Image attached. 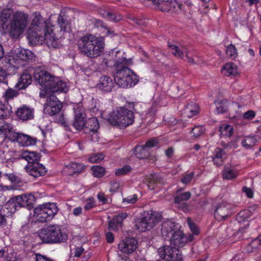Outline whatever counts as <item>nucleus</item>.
<instances>
[{
  "mask_svg": "<svg viewBox=\"0 0 261 261\" xmlns=\"http://www.w3.org/2000/svg\"><path fill=\"white\" fill-rule=\"evenodd\" d=\"M77 46L82 54L89 58H95L100 56L103 51L104 39L103 37L87 34L79 37Z\"/></svg>",
  "mask_w": 261,
  "mask_h": 261,
  "instance_id": "nucleus-1",
  "label": "nucleus"
},
{
  "mask_svg": "<svg viewBox=\"0 0 261 261\" xmlns=\"http://www.w3.org/2000/svg\"><path fill=\"white\" fill-rule=\"evenodd\" d=\"M132 64V61L122 57L115 63L116 73L114 80L117 85L123 88H130L135 85L138 80L136 75L127 66Z\"/></svg>",
  "mask_w": 261,
  "mask_h": 261,
  "instance_id": "nucleus-2",
  "label": "nucleus"
},
{
  "mask_svg": "<svg viewBox=\"0 0 261 261\" xmlns=\"http://www.w3.org/2000/svg\"><path fill=\"white\" fill-rule=\"evenodd\" d=\"M137 105L128 103L127 106L116 108L108 116V121L114 126L126 127L134 122V112H137Z\"/></svg>",
  "mask_w": 261,
  "mask_h": 261,
  "instance_id": "nucleus-3",
  "label": "nucleus"
},
{
  "mask_svg": "<svg viewBox=\"0 0 261 261\" xmlns=\"http://www.w3.org/2000/svg\"><path fill=\"white\" fill-rule=\"evenodd\" d=\"M29 39L34 41L51 40L53 31L46 24V20L39 13H35L28 31Z\"/></svg>",
  "mask_w": 261,
  "mask_h": 261,
  "instance_id": "nucleus-4",
  "label": "nucleus"
},
{
  "mask_svg": "<svg viewBox=\"0 0 261 261\" xmlns=\"http://www.w3.org/2000/svg\"><path fill=\"white\" fill-rule=\"evenodd\" d=\"M38 236L43 243L50 244L65 243L68 240V233L57 224H51L41 229Z\"/></svg>",
  "mask_w": 261,
  "mask_h": 261,
  "instance_id": "nucleus-5",
  "label": "nucleus"
},
{
  "mask_svg": "<svg viewBox=\"0 0 261 261\" xmlns=\"http://www.w3.org/2000/svg\"><path fill=\"white\" fill-rule=\"evenodd\" d=\"M28 16L21 12L16 13L10 23L9 35L13 38H17L24 32L27 24Z\"/></svg>",
  "mask_w": 261,
  "mask_h": 261,
  "instance_id": "nucleus-6",
  "label": "nucleus"
},
{
  "mask_svg": "<svg viewBox=\"0 0 261 261\" xmlns=\"http://www.w3.org/2000/svg\"><path fill=\"white\" fill-rule=\"evenodd\" d=\"M58 211V208L56 203H47L35 207L34 216L37 221L43 223L51 220Z\"/></svg>",
  "mask_w": 261,
  "mask_h": 261,
  "instance_id": "nucleus-7",
  "label": "nucleus"
},
{
  "mask_svg": "<svg viewBox=\"0 0 261 261\" xmlns=\"http://www.w3.org/2000/svg\"><path fill=\"white\" fill-rule=\"evenodd\" d=\"M158 222L156 216L153 212L146 213L144 216L135 220L136 229L140 232L151 229Z\"/></svg>",
  "mask_w": 261,
  "mask_h": 261,
  "instance_id": "nucleus-8",
  "label": "nucleus"
},
{
  "mask_svg": "<svg viewBox=\"0 0 261 261\" xmlns=\"http://www.w3.org/2000/svg\"><path fill=\"white\" fill-rule=\"evenodd\" d=\"M35 79L38 83L48 89H49L56 76L50 74L47 71L40 68L36 69L34 73Z\"/></svg>",
  "mask_w": 261,
  "mask_h": 261,
  "instance_id": "nucleus-9",
  "label": "nucleus"
},
{
  "mask_svg": "<svg viewBox=\"0 0 261 261\" xmlns=\"http://www.w3.org/2000/svg\"><path fill=\"white\" fill-rule=\"evenodd\" d=\"M231 215L230 205L226 202H222L215 208L214 217L218 221H225L227 218H230Z\"/></svg>",
  "mask_w": 261,
  "mask_h": 261,
  "instance_id": "nucleus-10",
  "label": "nucleus"
},
{
  "mask_svg": "<svg viewBox=\"0 0 261 261\" xmlns=\"http://www.w3.org/2000/svg\"><path fill=\"white\" fill-rule=\"evenodd\" d=\"M138 247V241L134 238H126L118 245L119 250L126 254L134 252Z\"/></svg>",
  "mask_w": 261,
  "mask_h": 261,
  "instance_id": "nucleus-11",
  "label": "nucleus"
},
{
  "mask_svg": "<svg viewBox=\"0 0 261 261\" xmlns=\"http://www.w3.org/2000/svg\"><path fill=\"white\" fill-rule=\"evenodd\" d=\"M34 110L25 105L17 108L16 115L18 118L22 121H28L34 118Z\"/></svg>",
  "mask_w": 261,
  "mask_h": 261,
  "instance_id": "nucleus-12",
  "label": "nucleus"
},
{
  "mask_svg": "<svg viewBox=\"0 0 261 261\" xmlns=\"http://www.w3.org/2000/svg\"><path fill=\"white\" fill-rule=\"evenodd\" d=\"M126 213L119 214L114 217L108 223V228L110 230L117 231L122 228L123 220L127 217Z\"/></svg>",
  "mask_w": 261,
  "mask_h": 261,
  "instance_id": "nucleus-13",
  "label": "nucleus"
},
{
  "mask_svg": "<svg viewBox=\"0 0 261 261\" xmlns=\"http://www.w3.org/2000/svg\"><path fill=\"white\" fill-rule=\"evenodd\" d=\"M178 226L175 222L171 221L164 222L161 229L162 237L165 240H169Z\"/></svg>",
  "mask_w": 261,
  "mask_h": 261,
  "instance_id": "nucleus-14",
  "label": "nucleus"
},
{
  "mask_svg": "<svg viewBox=\"0 0 261 261\" xmlns=\"http://www.w3.org/2000/svg\"><path fill=\"white\" fill-rule=\"evenodd\" d=\"M27 168L29 174L34 177L43 176L47 171L45 167L38 162H34L33 164H29Z\"/></svg>",
  "mask_w": 261,
  "mask_h": 261,
  "instance_id": "nucleus-15",
  "label": "nucleus"
},
{
  "mask_svg": "<svg viewBox=\"0 0 261 261\" xmlns=\"http://www.w3.org/2000/svg\"><path fill=\"white\" fill-rule=\"evenodd\" d=\"M17 58L26 62L35 61L36 56L31 51L23 48H18L15 51Z\"/></svg>",
  "mask_w": 261,
  "mask_h": 261,
  "instance_id": "nucleus-16",
  "label": "nucleus"
},
{
  "mask_svg": "<svg viewBox=\"0 0 261 261\" xmlns=\"http://www.w3.org/2000/svg\"><path fill=\"white\" fill-rule=\"evenodd\" d=\"M15 197L16 202L18 203L19 207H26L30 209L33 207L35 202V197L32 194L18 195Z\"/></svg>",
  "mask_w": 261,
  "mask_h": 261,
  "instance_id": "nucleus-17",
  "label": "nucleus"
},
{
  "mask_svg": "<svg viewBox=\"0 0 261 261\" xmlns=\"http://www.w3.org/2000/svg\"><path fill=\"white\" fill-rule=\"evenodd\" d=\"M114 85L113 80L110 77L105 75L100 78L97 87L102 91L108 92L111 91Z\"/></svg>",
  "mask_w": 261,
  "mask_h": 261,
  "instance_id": "nucleus-18",
  "label": "nucleus"
},
{
  "mask_svg": "<svg viewBox=\"0 0 261 261\" xmlns=\"http://www.w3.org/2000/svg\"><path fill=\"white\" fill-rule=\"evenodd\" d=\"M171 243L176 246L182 245L184 243L187 242L186 237H185L183 232L179 229L178 226L176 229L172 233V236L168 240Z\"/></svg>",
  "mask_w": 261,
  "mask_h": 261,
  "instance_id": "nucleus-19",
  "label": "nucleus"
},
{
  "mask_svg": "<svg viewBox=\"0 0 261 261\" xmlns=\"http://www.w3.org/2000/svg\"><path fill=\"white\" fill-rule=\"evenodd\" d=\"M51 92H63L66 93L69 88L66 83L60 80L59 77H56L53 81L50 88Z\"/></svg>",
  "mask_w": 261,
  "mask_h": 261,
  "instance_id": "nucleus-20",
  "label": "nucleus"
},
{
  "mask_svg": "<svg viewBox=\"0 0 261 261\" xmlns=\"http://www.w3.org/2000/svg\"><path fill=\"white\" fill-rule=\"evenodd\" d=\"M85 166L82 164L71 162L65 166L64 170L67 172L68 175L73 176L83 172L85 170Z\"/></svg>",
  "mask_w": 261,
  "mask_h": 261,
  "instance_id": "nucleus-21",
  "label": "nucleus"
},
{
  "mask_svg": "<svg viewBox=\"0 0 261 261\" xmlns=\"http://www.w3.org/2000/svg\"><path fill=\"white\" fill-rule=\"evenodd\" d=\"M32 82L31 75L27 72H24L20 76L15 88L18 90L25 89L32 83Z\"/></svg>",
  "mask_w": 261,
  "mask_h": 261,
  "instance_id": "nucleus-22",
  "label": "nucleus"
},
{
  "mask_svg": "<svg viewBox=\"0 0 261 261\" xmlns=\"http://www.w3.org/2000/svg\"><path fill=\"white\" fill-rule=\"evenodd\" d=\"M16 197L10 198L5 204L4 207H1L3 211L6 212L7 215H11L19 207L18 203L16 202Z\"/></svg>",
  "mask_w": 261,
  "mask_h": 261,
  "instance_id": "nucleus-23",
  "label": "nucleus"
},
{
  "mask_svg": "<svg viewBox=\"0 0 261 261\" xmlns=\"http://www.w3.org/2000/svg\"><path fill=\"white\" fill-rule=\"evenodd\" d=\"M221 72L225 76H234L238 73V67L233 63H227L223 66Z\"/></svg>",
  "mask_w": 261,
  "mask_h": 261,
  "instance_id": "nucleus-24",
  "label": "nucleus"
},
{
  "mask_svg": "<svg viewBox=\"0 0 261 261\" xmlns=\"http://www.w3.org/2000/svg\"><path fill=\"white\" fill-rule=\"evenodd\" d=\"M99 123L95 118H91L88 119L86 122L84 131L86 134H91V132L98 130L99 128Z\"/></svg>",
  "mask_w": 261,
  "mask_h": 261,
  "instance_id": "nucleus-25",
  "label": "nucleus"
},
{
  "mask_svg": "<svg viewBox=\"0 0 261 261\" xmlns=\"http://www.w3.org/2000/svg\"><path fill=\"white\" fill-rule=\"evenodd\" d=\"M21 158L24 159L28 162V165L33 164L34 162H38L40 160V156L39 153L36 152H31L25 151L21 154Z\"/></svg>",
  "mask_w": 261,
  "mask_h": 261,
  "instance_id": "nucleus-26",
  "label": "nucleus"
},
{
  "mask_svg": "<svg viewBox=\"0 0 261 261\" xmlns=\"http://www.w3.org/2000/svg\"><path fill=\"white\" fill-rule=\"evenodd\" d=\"M17 142L23 146H28L36 144V138H33L30 136L20 133Z\"/></svg>",
  "mask_w": 261,
  "mask_h": 261,
  "instance_id": "nucleus-27",
  "label": "nucleus"
},
{
  "mask_svg": "<svg viewBox=\"0 0 261 261\" xmlns=\"http://www.w3.org/2000/svg\"><path fill=\"white\" fill-rule=\"evenodd\" d=\"M224 154L223 150L220 148H216L213 153L212 158L214 164L217 166H221L223 164V156Z\"/></svg>",
  "mask_w": 261,
  "mask_h": 261,
  "instance_id": "nucleus-28",
  "label": "nucleus"
},
{
  "mask_svg": "<svg viewBox=\"0 0 261 261\" xmlns=\"http://www.w3.org/2000/svg\"><path fill=\"white\" fill-rule=\"evenodd\" d=\"M19 95V91L13 88L8 87L5 89L2 95L5 102L8 103L9 101L13 99Z\"/></svg>",
  "mask_w": 261,
  "mask_h": 261,
  "instance_id": "nucleus-29",
  "label": "nucleus"
},
{
  "mask_svg": "<svg viewBox=\"0 0 261 261\" xmlns=\"http://www.w3.org/2000/svg\"><path fill=\"white\" fill-rule=\"evenodd\" d=\"M199 109V106L197 104L191 102L186 107L184 113L188 117L191 118L198 113Z\"/></svg>",
  "mask_w": 261,
  "mask_h": 261,
  "instance_id": "nucleus-30",
  "label": "nucleus"
},
{
  "mask_svg": "<svg viewBox=\"0 0 261 261\" xmlns=\"http://www.w3.org/2000/svg\"><path fill=\"white\" fill-rule=\"evenodd\" d=\"M134 153L136 157L139 159H147L149 156V152L145 146H138L134 149Z\"/></svg>",
  "mask_w": 261,
  "mask_h": 261,
  "instance_id": "nucleus-31",
  "label": "nucleus"
},
{
  "mask_svg": "<svg viewBox=\"0 0 261 261\" xmlns=\"http://www.w3.org/2000/svg\"><path fill=\"white\" fill-rule=\"evenodd\" d=\"M252 214L251 212V208L244 210L239 212L237 216V220L240 223L245 221H248L250 218Z\"/></svg>",
  "mask_w": 261,
  "mask_h": 261,
  "instance_id": "nucleus-32",
  "label": "nucleus"
},
{
  "mask_svg": "<svg viewBox=\"0 0 261 261\" xmlns=\"http://www.w3.org/2000/svg\"><path fill=\"white\" fill-rule=\"evenodd\" d=\"M12 113L11 107L0 101V119H5L9 117Z\"/></svg>",
  "mask_w": 261,
  "mask_h": 261,
  "instance_id": "nucleus-33",
  "label": "nucleus"
},
{
  "mask_svg": "<svg viewBox=\"0 0 261 261\" xmlns=\"http://www.w3.org/2000/svg\"><path fill=\"white\" fill-rule=\"evenodd\" d=\"M173 247L171 246L165 245L158 249V253L160 256L168 260L169 257L171 256V251Z\"/></svg>",
  "mask_w": 261,
  "mask_h": 261,
  "instance_id": "nucleus-34",
  "label": "nucleus"
},
{
  "mask_svg": "<svg viewBox=\"0 0 261 261\" xmlns=\"http://www.w3.org/2000/svg\"><path fill=\"white\" fill-rule=\"evenodd\" d=\"M101 14L103 17L115 22H117L122 19V16L118 12L113 13L103 11Z\"/></svg>",
  "mask_w": 261,
  "mask_h": 261,
  "instance_id": "nucleus-35",
  "label": "nucleus"
},
{
  "mask_svg": "<svg viewBox=\"0 0 261 261\" xmlns=\"http://www.w3.org/2000/svg\"><path fill=\"white\" fill-rule=\"evenodd\" d=\"M44 105L53 106V107H56V110H61L62 108V103L58 100L57 97L54 95H50L47 97L46 102Z\"/></svg>",
  "mask_w": 261,
  "mask_h": 261,
  "instance_id": "nucleus-36",
  "label": "nucleus"
},
{
  "mask_svg": "<svg viewBox=\"0 0 261 261\" xmlns=\"http://www.w3.org/2000/svg\"><path fill=\"white\" fill-rule=\"evenodd\" d=\"M73 110L74 113V118H86V114L85 109L81 103H77L74 105Z\"/></svg>",
  "mask_w": 261,
  "mask_h": 261,
  "instance_id": "nucleus-37",
  "label": "nucleus"
},
{
  "mask_svg": "<svg viewBox=\"0 0 261 261\" xmlns=\"http://www.w3.org/2000/svg\"><path fill=\"white\" fill-rule=\"evenodd\" d=\"M257 142L254 137L248 136L245 137L242 141V146L246 149H251Z\"/></svg>",
  "mask_w": 261,
  "mask_h": 261,
  "instance_id": "nucleus-38",
  "label": "nucleus"
},
{
  "mask_svg": "<svg viewBox=\"0 0 261 261\" xmlns=\"http://www.w3.org/2000/svg\"><path fill=\"white\" fill-rule=\"evenodd\" d=\"M13 11L11 9H4L0 14V21L1 24L4 25L8 22L12 15Z\"/></svg>",
  "mask_w": 261,
  "mask_h": 261,
  "instance_id": "nucleus-39",
  "label": "nucleus"
},
{
  "mask_svg": "<svg viewBox=\"0 0 261 261\" xmlns=\"http://www.w3.org/2000/svg\"><path fill=\"white\" fill-rule=\"evenodd\" d=\"M57 22L61 29V31L66 32L67 29L70 28L69 22L61 14L59 15Z\"/></svg>",
  "mask_w": 261,
  "mask_h": 261,
  "instance_id": "nucleus-40",
  "label": "nucleus"
},
{
  "mask_svg": "<svg viewBox=\"0 0 261 261\" xmlns=\"http://www.w3.org/2000/svg\"><path fill=\"white\" fill-rule=\"evenodd\" d=\"M171 256H169L167 261H183L182 255L180 250L173 247L171 251Z\"/></svg>",
  "mask_w": 261,
  "mask_h": 261,
  "instance_id": "nucleus-41",
  "label": "nucleus"
},
{
  "mask_svg": "<svg viewBox=\"0 0 261 261\" xmlns=\"http://www.w3.org/2000/svg\"><path fill=\"white\" fill-rule=\"evenodd\" d=\"M260 245V241L256 238L246 246V251L249 253L256 252L259 249Z\"/></svg>",
  "mask_w": 261,
  "mask_h": 261,
  "instance_id": "nucleus-42",
  "label": "nucleus"
},
{
  "mask_svg": "<svg viewBox=\"0 0 261 261\" xmlns=\"http://www.w3.org/2000/svg\"><path fill=\"white\" fill-rule=\"evenodd\" d=\"M238 176V172L229 167H226L223 171L224 178L233 179Z\"/></svg>",
  "mask_w": 261,
  "mask_h": 261,
  "instance_id": "nucleus-43",
  "label": "nucleus"
},
{
  "mask_svg": "<svg viewBox=\"0 0 261 261\" xmlns=\"http://www.w3.org/2000/svg\"><path fill=\"white\" fill-rule=\"evenodd\" d=\"M168 46L171 49L172 54L179 59H183L184 55L183 51L181 50L178 46L172 44L169 42L168 43Z\"/></svg>",
  "mask_w": 261,
  "mask_h": 261,
  "instance_id": "nucleus-44",
  "label": "nucleus"
},
{
  "mask_svg": "<svg viewBox=\"0 0 261 261\" xmlns=\"http://www.w3.org/2000/svg\"><path fill=\"white\" fill-rule=\"evenodd\" d=\"M122 53H120V51L117 52V55H120ZM122 58H120V57H118L117 55L116 56V58L114 60H112L111 59V57L110 55H108L107 57H106L103 58L102 63L103 65H105L107 67H112L115 66V63L117 60L118 59H121Z\"/></svg>",
  "mask_w": 261,
  "mask_h": 261,
  "instance_id": "nucleus-45",
  "label": "nucleus"
},
{
  "mask_svg": "<svg viewBox=\"0 0 261 261\" xmlns=\"http://www.w3.org/2000/svg\"><path fill=\"white\" fill-rule=\"evenodd\" d=\"M19 135L20 133L16 132L13 127H11V129H10L7 133H6L4 136L6 139L9 140L11 142H17Z\"/></svg>",
  "mask_w": 261,
  "mask_h": 261,
  "instance_id": "nucleus-46",
  "label": "nucleus"
},
{
  "mask_svg": "<svg viewBox=\"0 0 261 261\" xmlns=\"http://www.w3.org/2000/svg\"><path fill=\"white\" fill-rule=\"evenodd\" d=\"M86 118H74V120L71 125L77 130L82 129L85 124Z\"/></svg>",
  "mask_w": 261,
  "mask_h": 261,
  "instance_id": "nucleus-47",
  "label": "nucleus"
},
{
  "mask_svg": "<svg viewBox=\"0 0 261 261\" xmlns=\"http://www.w3.org/2000/svg\"><path fill=\"white\" fill-rule=\"evenodd\" d=\"M126 18L139 27H143L146 25V22L145 19L137 18L132 14H128L126 16Z\"/></svg>",
  "mask_w": 261,
  "mask_h": 261,
  "instance_id": "nucleus-48",
  "label": "nucleus"
},
{
  "mask_svg": "<svg viewBox=\"0 0 261 261\" xmlns=\"http://www.w3.org/2000/svg\"><path fill=\"white\" fill-rule=\"evenodd\" d=\"M93 175L96 177H102L106 172L105 169L99 166H93L91 167Z\"/></svg>",
  "mask_w": 261,
  "mask_h": 261,
  "instance_id": "nucleus-49",
  "label": "nucleus"
},
{
  "mask_svg": "<svg viewBox=\"0 0 261 261\" xmlns=\"http://www.w3.org/2000/svg\"><path fill=\"white\" fill-rule=\"evenodd\" d=\"M226 56L231 59H235L237 57L238 53L235 46L232 44L229 45L226 49Z\"/></svg>",
  "mask_w": 261,
  "mask_h": 261,
  "instance_id": "nucleus-50",
  "label": "nucleus"
},
{
  "mask_svg": "<svg viewBox=\"0 0 261 261\" xmlns=\"http://www.w3.org/2000/svg\"><path fill=\"white\" fill-rule=\"evenodd\" d=\"M219 130L220 132V134L222 136L230 137L232 134L233 128L230 125L227 124L224 126H221L219 127Z\"/></svg>",
  "mask_w": 261,
  "mask_h": 261,
  "instance_id": "nucleus-51",
  "label": "nucleus"
},
{
  "mask_svg": "<svg viewBox=\"0 0 261 261\" xmlns=\"http://www.w3.org/2000/svg\"><path fill=\"white\" fill-rule=\"evenodd\" d=\"M204 128L202 126H195L191 131V133L193 134L192 137L194 139L198 138L204 133Z\"/></svg>",
  "mask_w": 261,
  "mask_h": 261,
  "instance_id": "nucleus-52",
  "label": "nucleus"
},
{
  "mask_svg": "<svg viewBox=\"0 0 261 261\" xmlns=\"http://www.w3.org/2000/svg\"><path fill=\"white\" fill-rule=\"evenodd\" d=\"M191 196V193L189 192L177 194L175 197L174 202L176 203H179L182 201L188 200L190 198Z\"/></svg>",
  "mask_w": 261,
  "mask_h": 261,
  "instance_id": "nucleus-53",
  "label": "nucleus"
},
{
  "mask_svg": "<svg viewBox=\"0 0 261 261\" xmlns=\"http://www.w3.org/2000/svg\"><path fill=\"white\" fill-rule=\"evenodd\" d=\"M132 170V168L129 165H126L123 166L120 168L116 170L115 174L117 176L125 175L129 173Z\"/></svg>",
  "mask_w": 261,
  "mask_h": 261,
  "instance_id": "nucleus-54",
  "label": "nucleus"
},
{
  "mask_svg": "<svg viewBox=\"0 0 261 261\" xmlns=\"http://www.w3.org/2000/svg\"><path fill=\"white\" fill-rule=\"evenodd\" d=\"M56 107H53V106H49L47 105H44V113L49 116H54L58 114L61 110H56Z\"/></svg>",
  "mask_w": 261,
  "mask_h": 261,
  "instance_id": "nucleus-55",
  "label": "nucleus"
},
{
  "mask_svg": "<svg viewBox=\"0 0 261 261\" xmlns=\"http://www.w3.org/2000/svg\"><path fill=\"white\" fill-rule=\"evenodd\" d=\"M11 127L9 123L6 122L5 121H0V133L4 134L5 136L6 133L11 129Z\"/></svg>",
  "mask_w": 261,
  "mask_h": 261,
  "instance_id": "nucleus-56",
  "label": "nucleus"
},
{
  "mask_svg": "<svg viewBox=\"0 0 261 261\" xmlns=\"http://www.w3.org/2000/svg\"><path fill=\"white\" fill-rule=\"evenodd\" d=\"M104 158V155L102 153H98L93 155L89 158V161L92 163H98L102 161Z\"/></svg>",
  "mask_w": 261,
  "mask_h": 261,
  "instance_id": "nucleus-57",
  "label": "nucleus"
},
{
  "mask_svg": "<svg viewBox=\"0 0 261 261\" xmlns=\"http://www.w3.org/2000/svg\"><path fill=\"white\" fill-rule=\"evenodd\" d=\"M137 200L138 197L137 195L134 194L132 196H129L123 198L122 202L126 203L127 204H134L137 202Z\"/></svg>",
  "mask_w": 261,
  "mask_h": 261,
  "instance_id": "nucleus-58",
  "label": "nucleus"
},
{
  "mask_svg": "<svg viewBox=\"0 0 261 261\" xmlns=\"http://www.w3.org/2000/svg\"><path fill=\"white\" fill-rule=\"evenodd\" d=\"M160 177L157 174H153L151 175V177L149 181V184L148 185V188L150 190L154 189V187L152 186V184H158L159 182Z\"/></svg>",
  "mask_w": 261,
  "mask_h": 261,
  "instance_id": "nucleus-59",
  "label": "nucleus"
},
{
  "mask_svg": "<svg viewBox=\"0 0 261 261\" xmlns=\"http://www.w3.org/2000/svg\"><path fill=\"white\" fill-rule=\"evenodd\" d=\"M188 224L189 225V228L191 229V231L192 232L193 234L197 235L199 233V230L195 225L190 218H188L187 220Z\"/></svg>",
  "mask_w": 261,
  "mask_h": 261,
  "instance_id": "nucleus-60",
  "label": "nucleus"
},
{
  "mask_svg": "<svg viewBox=\"0 0 261 261\" xmlns=\"http://www.w3.org/2000/svg\"><path fill=\"white\" fill-rule=\"evenodd\" d=\"M95 206V200L93 197H89L87 200L84 208L86 210H89Z\"/></svg>",
  "mask_w": 261,
  "mask_h": 261,
  "instance_id": "nucleus-61",
  "label": "nucleus"
},
{
  "mask_svg": "<svg viewBox=\"0 0 261 261\" xmlns=\"http://www.w3.org/2000/svg\"><path fill=\"white\" fill-rule=\"evenodd\" d=\"M216 109L218 113H224L227 111L228 108L224 103L221 102L217 105Z\"/></svg>",
  "mask_w": 261,
  "mask_h": 261,
  "instance_id": "nucleus-62",
  "label": "nucleus"
},
{
  "mask_svg": "<svg viewBox=\"0 0 261 261\" xmlns=\"http://www.w3.org/2000/svg\"><path fill=\"white\" fill-rule=\"evenodd\" d=\"M4 175L12 183L18 184L20 182V179L13 173H5Z\"/></svg>",
  "mask_w": 261,
  "mask_h": 261,
  "instance_id": "nucleus-63",
  "label": "nucleus"
},
{
  "mask_svg": "<svg viewBox=\"0 0 261 261\" xmlns=\"http://www.w3.org/2000/svg\"><path fill=\"white\" fill-rule=\"evenodd\" d=\"M158 144V140L155 138H152L149 140L147 141L144 146L146 147V148H150L157 145Z\"/></svg>",
  "mask_w": 261,
  "mask_h": 261,
  "instance_id": "nucleus-64",
  "label": "nucleus"
}]
</instances>
